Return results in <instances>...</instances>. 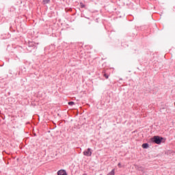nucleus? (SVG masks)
<instances>
[{"instance_id": "4468645a", "label": "nucleus", "mask_w": 175, "mask_h": 175, "mask_svg": "<svg viewBox=\"0 0 175 175\" xmlns=\"http://www.w3.org/2000/svg\"><path fill=\"white\" fill-rule=\"evenodd\" d=\"M118 167H121V163H118Z\"/></svg>"}, {"instance_id": "ddd939ff", "label": "nucleus", "mask_w": 175, "mask_h": 175, "mask_svg": "<svg viewBox=\"0 0 175 175\" xmlns=\"http://www.w3.org/2000/svg\"><path fill=\"white\" fill-rule=\"evenodd\" d=\"M150 142L151 143H154V137L150 138Z\"/></svg>"}, {"instance_id": "f257e3e1", "label": "nucleus", "mask_w": 175, "mask_h": 175, "mask_svg": "<svg viewBox=\"0 0 175 175\" xmlns=\"http://www.w3.org/2000/svg\"><path fill=\"white\" fill-rule=\"evenodd\" d=\"M26 49L29 53H31L32 50H36V49H38V46L36 45V43H35V42L28 41L27 46L26 47Z\"/></svg>"}, {"instance_id": "9d476101", "label": "nucleus", "mask_w": 175, "mask_h": 175, "mask_svg": "<svg viewBox=\"0 0 175 175\" xmlns=\"http://www.w3.org/2000/svg\"><path fill=\"white\" fill-rule=\"evenodd\" d=\"M80 58H83V57H85V52L81 53L79 55Z\"/></svg>"}, {"instance_id": "9b49d317", "label": "nucleus", "mask_w": 175, "mask_h": 175, "mask_svg": "<svg viewBox=\"0 0 175 175\" xmlns=\"http://www.w3.org/2000/svg\"><path fill=\"white\" fill-rule=\"evenodd\" d=\"M73 105H75V102H73V101L68 102V105L69 106H73Z\"/></svg>"}, {"instance_id": "0eeeda50", "label": "nucleus", "mask_w": 175, "mask_h": 175, "mask_svg": "<svg viewBox=\"0 0 175 175\" xmlns=\"http://www.w3.org/2000/svg\"><path fill=\"white\" fill-rule=\"evenodd\" d=\"M79 6L80 8H81V9H87V8L85 7V5L83 3V2L79 3Z\"/></svg>"}, {"instance_id": "39448f33", "label": "nucleus", "mask_w": 175, "mask_h": 175, "mask_svg": "<svg viewBox=\"0 0 175 175\" xmlns=\"http://www.w3.org/2000/svg\"><path fill=\"white\" fill-rule=\"evenodd\" d=\"M57 175H68V173L65 170H59L57 171Z\"/></svg>"}, {"instance_id": "2eb2a0df", "label": "nucleus", "mask_w": 175, "mask_h": 175, "mask_svg": "<svg viewBox=\"0 0 175 175\" xmlns=\"http://www.w3.org/2000/svg\"><path fill=\"white\" fill-rule=\"evenodd\" d=\"M107 43H111V41L110 40H108Z\"/></svg>"}, {"instance_id": "1a4fd4ad", "label": "nucleus", "mask_w": 175, "mask_h": 175, "mask_svg": "<svg viewBox=\"0 0 175 175\" xmlns=\"http://www.w3.org/2000/svg\"><path fill=\"white\" fill-rule=\"evenodd\" d=\"M43 5H47V3H50V0H42Z\"/></svg>"}, {"instance_id": "f03ea898", "label": "nucleus", "mask_w": 175, "mask_h": 175, "mask_svg": "<svg viewBox=\"0 0 175 175\" xmlns=\"http://www.w3.org/2000/svg\"><path fill=\"white\" fill-rule=\"evenodd\" d=\"M165 138L159 136H154V143L155 144H161V143H165Z\"/></svg>"}, {"instance_id": "f8f14e48", "label": "nucleus", "mask_w": 175, "mask_h": 175, "mask_svg": "<svg viewBox=\"0 0 175 175\" xmlns=\"http://www.w3.org/2000/svg\"><path fill=\"white\" fill-rule=\"evenodd\" d=\"M111 36H113V33H110L109 35V39H111Z\"/></svg>"}, {"instance_id": "7ed1b4c3", "label": "nucleus", "mask_w": 175, "mask_h": 175, "mask_svg": "<svg viewBox=\"0 0 175 175\" xmlns=\"http://www.w3.org/2000/svg\"><path fill=\"white\" fill-rule=\"evenodd\" d=\"M83 154L85 157H92V149H91L90 148H88L87 150H85L83 152Z\"/></svg>"}, {"instance_id": "20e7f679", "label": "nucleus", "mask_w": 175, "mask_h": 175, "mask_svg": "<svg viewBox=\"0 0 175 175\" xmlns=\"http://www.w3.org/2000/svg\"><path fill=\"white\" fill-rule=\"evenodd\" d=\"M102 75L103 76V77H105V79H109V76H110V75L107 74V70L106 69H103L102 70Z\"/></svg>"}, {"instance_id": "423d86ee", "label": "nucleus", "mask_w": 175, "mask_h": 175, "mask_svg": "<svg viewBox=\"0 0 175 175\" xmlns=\"http://www.w3.org/2000/svg\"><path fill=\"white\" fill-rule=\"evenodd\" d=\"M148 147H150L148 143H144L142 144V148H148Z\"/></svg>"}, {"instance_id": "6e6552de", "label": "nucleus", "mask_w": 175, "mask_h": 175, "mask_svg": "<svg viewBox=\"0 0 175 175\" xmlns=\"http://www.w3.org/2000/svg\"><path fill=\"white\" fill-rule=\"evenodd\" d=\"M115 174H116V172L114 169L107 174V175H115Z\"/></svg>"}]
</instances>
